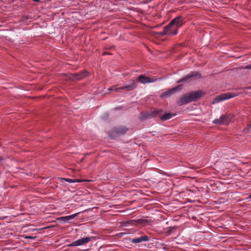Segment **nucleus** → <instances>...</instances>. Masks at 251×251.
<instances>
[{
  "label": "nucleus",
  "mask_w": 251,
  "mask_h": 251,
  "mask_svg": "<svg viewBox=\"0 0 251 251\" xmlns=\"http://www.w3.org/2000/svg\"><path fill=\"white\" fill-rule=\"evenodd\" d=\"M202 96V92L201 91H193L188 93L182 96L177 101L179 105L186 104L192 102Z\"/></svg>",
  "instance_id": "f257e3e1"
},
{
  "label": "nucleus",
  "mask_w": 251,
  "mask_h": 251,
  "mask_svg": "<svg viewBox=\"0 0 251 251\" xmlns=\"http://www.w3.org/2000/svg\"><path fill=\"white\" fill-rule=\"evenodd\" d=\"M237 96H238V94L235 93H227L222 94L214 98L212 101V103H217L223 100H229Z\"/></svg>",
  "instance_id": "f03ea898"
},
{
  "label": "nucleus",
  "mask_w": 251,
  "mask_h": 251,
  "mask_svg": "<svg viewBox=\"0 0 251 251\" xmlns=\"http://www.w3.org/2000/svg\"><path fill=\"white\" fill-rule=\"evenodd\" d=\"M184 18L181 16H179L173 19L171 22L168 24L170 26L172 25L175 26L176 29H175V32L174 34H177L178 29L183 24Z\"/></svg>",
  "instance_id": "7ed1b4c3"
},
{
  "label": "nucleus",
  "mask_w": 251,
  "mask_h": 251,
  "mask_svg": "<svg viewBox=\"0 0 251 251\" xmlns=\"http://www.w3.org/2000/svg\"><path fill=\"white\" fill-rule=\"evenodd\" d=\"M163 79V77L157 78L156 77H147L144 75H140L137 77V80L143 84L152 83L157 81L158 80H161Z\"/></svg>",
  "instance_id": "20e7f679"
},
{
  "label": "nucleus",
  "mask_w": 251,
  "mask_h": 251,
  "mask_svg": "<svg viewBox=\"0 0 251 251\" xmlns=\"http://www.w3.org/2000/svg\"><path fill=\"white\" fill-rule=\"evenodd\" d=\"M182 85H178L172 89H169L166 91L162 93L160 95L161 98H166L170 97L171 95L175 93L176 92L182 89Z\"/></svg>",
  "instance_id": "39448f33"
},
{
  "label": "nucleus",
  "mask_w": 251,
  "mask_h": 251,
  "mask_svg": "<svg viewBox=\"0 0 251 251\" xmlns=\"http://www.w3.org/2000/svg\"><path fill=\"white\" fill-rule=\"evenodd\" d=\"M92 237H86L79 239H78L75 241L73 242L71 244H70L69 246L73 247V246H79L82 245L83 244H86L89 242Z\"/></svg>",
  "instance_id": "423d86ee"
},
{
  "label": "nucleus",
  "mask_w": 251,
  "mask_h": 251,
  "mask_svg": "<svg viewBox=\"0 0 251 251\" xmlns=\"http://www.w3.org/2000/svg\"><path fill=\"white\" fill-rule=\"evenodd\" d=\"M137 87L134 80H130L128 82L127 84L123 86L120 87V89L122 90H126L127 91H130L135 89Z\"/></svg>",
  "instance_id": "0eeeda50"
},
{
  "label": "nucleus",
  "mask_w": 251,
  "mask_h": 251,
  "mask_svg": "<svg viewBox=\"0 0 251 251\" xmlns=\"http://www.w3.org/2000/svg\"><path fill=\"white\" fill-rule=\"evenodd\" d=\"M199 75V74L196 72H192L189 74L187 75L186 76L182 77V78L179 79L177 81V83H179L183 82H186L188 81L191 78L196 77Z\"/></svg>",
  "instance_id": "6e6552de"
},
{
  "label": "nucleus",
  "mask_w": 251,
  "mask_h": 251,
  "mask_svg": "<svg viewBox=\"0 0 251 251\" xmlns=\"http://www.w3.org/2000/svg\"><path fill=\"white\" fill-rule=\"evenodd\" d=\"M150 238L147 235H144L138 238H133L131 240V242L133 244H138L142 242H146L150 240Z\"/></svg>",
  "instance_id": "1a4fd4ad"
},
{
  "label": "nucleus",
  "mask_w": 251,
  "mask_h": 251,
  "mask_svg": "<svg viewBox=\"0 0 251 251\" xmlns=\"http://www.w3.org/2000/svg\"><path fill=\"white\" fill-rule=\"evenodd\" d=\"M79 213L78 212V213H75V214L71 215L64 216V217H60L59 218V219L60 221L63 222L64 223H67L69 222V221L70 220H71L74 219L75 217H77Z\"/></svg>",
  "instance_id": "9d476101"
},
{
  "label": "nucleus",
  "mask_w": 251,
  "mask_h": 251,
  "mask_svg": "<svg viewBox=\"0 0 251 251\" xmlns=\"http://www.w3.org/2000/svg\"><path fill=\"white\" fill-rule=\"evenodd\" d=\"M127 128L124 126H120L113 129V132L117 135H122L126 133Z\"/></svg>",
  "instance_id": "9b49d317"
},
{
  "label": "nucleus",
  "mask_w": 251,
  "mask_h": 251,
  "mask_svg": "<svg viewBox=\"0 0 251 251\" xmlns=\"http://www.w3.org/2000/svg\"><path fill=\"white\" fill-rule=\"evenodd\" d=\"M88 75V73L86 71H84L80 73L79 74H74L73 75L74 79L76 80H79L82 79L84 77Z\"/></svg>",
  "instance_id": "f8f14e48"
},
{
  "label": "nucleus",
  "mask_w": 251,
  "mask_h": 251,
  "mask_svg": "<svg viewBox=\"0 0 251 251\" xmlns=\"http://www.w3.org/2000/svg\"><path fill=\"white\" fill-rule=\"evenodd\" d=\"M174 116H175V115H174L173 114H172L171 113H165L163 115H159L160 119L162 121H166V120L170 119Z\"/></svg>",
  "instance_id": "ddd939ff"
},
{
  "label": "nucleus",
  "mask_w": 251,
  "mask_h": 251,
  "mask_svg": "<svg viewBox=\"0 0 251 251\" xmlns=\"http://www.w3.org/2000/svg\"><path fill=\"white\" fill-rule=\"evenodd\" d=\"M170 26L169 25H168L166 26H164L163 30L162 31H161V32H160L159 34L161 35H168V36H169V34H173V33H172V32H170V31H169V30H168L169 28H170Z\"/></svg>",
  "instance_id": "4468645a"
},
{
  "label": "nucleus",
  "mask_w": 251,
  "mask_h": 251,
  "mask_svg": "<svg viewBox=\"0 0 251 251\" xmlns=\"http://www.w3.org/2000/svg\"><path fill=\"white\" fill-rule=\"evenodd\" d=\"M222 125H227L230 121L229 118L226 116H222L221 117Z\"/></svg>",
  "instance_id": "2eb2a0df"
},
{
  "label": "nucleus",
  "mask_w": 251,
  "mask_h": 251,
  "mask_svg": "<svg viewBox=\"0 0 251 251\" xmlns=\"http://www.w3.org/2000/svg\"><path fill=\"white\" fill-rule=\"evenodd\" d=\"M138 224L146 225L148 223V220L139 219L136 221Z\"/></svg>",
  "instance_id": "dca6fc26"
},
{
  "label": "nucleus",
  "mask_w": 251,
  "mask_h": 251,
  "mask_svg": "<svg viewBox=\"0 0 251 251\" xmlns=\"http://www.w3.org/2000/svg\"><path fill=\"white\" fill-rule=\"evenodd\" d=\"M109 91H118L120 90V87H118L117 85H114L112 86L111 87L108 88Z\"/></svg>",
  "instance_id": "f3484780"
},
{
  "label": "nucleus",
  "mask_w": 251,
  "mask_h": 251,
  "mask_svg": "<svg viewBox=\"0 0 251 251\" xmlns=\"http://www.w3.org/2000/svg\"><path fill=\"white\" fill-rule=\"evenodd\" d=\"M175 29H176V27H175V26L172 25L170 27L168 30H169V31H170V32L174 33V32H175ZM176 34H169V36H172L175 35Z\"/></svg>",
  "instance_id": "a211bd4d"
},
{
  "label": "nucleus",
  "mask_w": 251,
  "mask_h": 251,
  "mask_svg": "<svg viewBox=\"0 0 251 251\" xmlns=\"http://www.w3.org/2000/svg\"><path fill=\"white\" fill-rule=\"evenodd\" d=\"M213 123L215 125H222L221 118L219 119H216L213 121Z\"/></svg>",
  "instance_id": "6ab92c4d"
},
{
  "label": "nucleus",
  "mask_w": 251,
  "mask_h": 251,
  "mask_svg": "<svg viewBox=\"0 0 251 251\" xmlns=\"http://www.w3.org/2000/svg\"><path fill=\"white\" fill-rule=\"evenodd\" d=\"M61 179H63L65 181L69 183H74V179H70L68 178H61Z\"/></svg>",
  "instance_id": "aec40b11"
},
{
  "label": "nucleus",
  "mask_w": 251,
  "mask_h": 251,
  "mask_svg": "<svg viewBox=\"0 0 251 251\" xmlns=\"http://www.w3.org/2000/svg\"><path fill=\"white\" fill-rule=\"evenodd\" d=\"M161 112H162V110L161 109H157L153 112V114L154 116H157L159 115Z\"/></svg>",
  "instance_id": "412c9836"
},
{
  "label": "nucleus",
  "mask_w": 251,
  "mask_h": 251,
  "mask_svg": "<svg viewBox=\"0 0 251 251\" xmlns=\"http://www.w3.org/2000/svg\"><path fill=\"white\" fill-rule=\"evenodd\" d=\"M247 130L251 131V125L248 126L246 128H245L243 131L246 132Z\"/></svg>",
  "instance_id": "4be33fe9"
},
{
  "label": "nucleus",
  "mask_w": 251,
  "mask_h": 251,
  "mask_svg": "<svg viewBox=\"0 0 251 251\" xmlns=\"http://www.w3.org/2000/svg\"><path fill=\"white\" fill-rule=\"evenodd\" d=\"M86 180H82V179H74V183L75 182H82L85 181Z\"/></svg>",
  "instance_id": "5701e85b"
},
{
  "label": "nucleus",
  "mask_w": 251,
  "mask_h": 251,
  "mask_svg": "<svg viewBox=\"0 0 251 251\" xmlns=\"http://www.w3.org/2000/svg\"><path fill=\"white\" fill-rule=\"evenodd\" d=\"M245 68L247 69H251V64L246 66Z\"/></svg>",
  "instance_id": "b1692460"
},
{
  "label": "nucleus",
  "mask_w": 251,
  "mask_h": 251,
  "mask_svg": "<svg viewBox=\"0 0 251 251\" xmlns=\"http://www.w3.org/2000/svg\"><path fill=\"white\" fill-rule=\"evenodd\" d=\"M34 2H39L41 0H32Z\"/></svg>",
  "instance_id": "393cba45"
},
{
  "label": "nucleus",
  "mask_w": 251,
  "mask_h": 251,
  "mask_svg": "<svg viewBox=\"0 0 251 251\" xmlns=\"http://www.w3.org/2000/svg\"><path fill=\"white\" fill-rule=\"evenodd\" d=\"M249 198L251 199V194H250Z\"/></svg>",
  "instance_id": "a878e982"
},
{
  "label": "nucleus",
  "mask_w": 251,
  "mask_h": 251,
  "mask_svg": "<svg viewBox=\"0 0 251 251\" xmlns=\"http://www.w3.org/2000/svg\"><path fill=\"white\" fill-rule=\"evenodd\" d=\"M1 159H2V157H0V160H1Z\"/></svg>",
  "instance_id": "bb28decb"
}]
</instances>
